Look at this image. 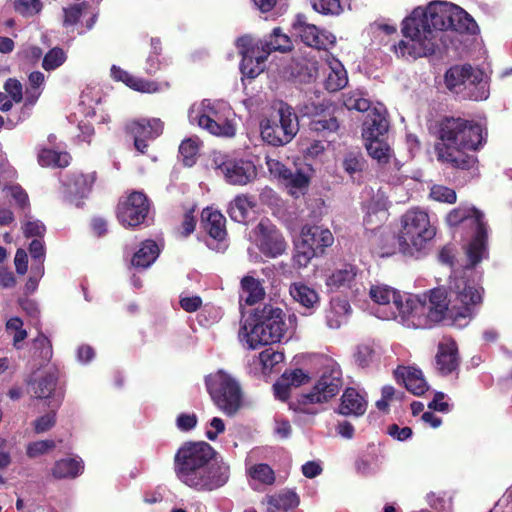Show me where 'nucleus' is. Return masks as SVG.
Masks as SVG:
<instances>
[{
    "label": "nucleus",
    "instance_id": "f257e3e1",
    "mask_svg": "<svg viewBox=\"0 0 512 512\" xmlns=\"http://www.w3.org/2000/svg\"><path fill=\"white\" fill-rule=\"evenodd\" d=\"M484 289L473 280L456 278L450 292L443 287L419 296H405L406 321L416 328H430L447 316L453 319L471 317L474 307L482 302Z\"/></svg>",
    "mask_w": 512,
    "mask_h": 512
},
{
    "label": "nucleus",
    "instance_id": "f03ea898",
    "mask_svg": "<svg viewBox=\"0 0 512 512\" xmlns=\"http://www.w3.org/2000/svg\"><path fill=\"white\" fill-rule=\"evenodd\" d=\"M174 472L181 483L197 492L219 489L230 478L229 464L205 441L183 443L174 455Z\"/></svg>",
    "mask_w": 512,
    "mask_h": 512
},
{
    "label": "nucleus",
    "instance_id": "7ed1b4c3",
    "mask_svg": "<svg viewBox=\"0 0 512 512\" xmlns=\"http://www.w3.org/2000/svg\"><path fill=\"white\" fill-rule=\"evenodd\" d=\"M437 160L451 168L470 170L476 167L475 152L486 143L483 126L462 117L443 116L437 121Z\"/></svg>",
    "mask_w": 512,
    "mask_h": 512
},
{
    "label": "nucleus",
    "instance_id": "20e7f679",
    "mask_svg": "<svg viewBox=\"0 0 512 512\" xmlns=\"http://www.w3.org/2000/svg\"><path fill=\"white\" fill-rule=\"evenodd\" d=\"M453 9L454 4L442 1L431 2L426 9L415 8L402 23V33L410 40H401L395 52L412 59L435 54L439 34L453 23Z\"/></svg>",
    "mask_w": 512,
    "mask_h": 512
},
{
    "label": "nucleus",
    "instance_id": "39448f33",
    "mask_svg": "<svg viewBox=\"0 0 512 512\" xmlns=\"http://www.w3.org/2000/svg\"><path fill=\"white\" fill-rule=\"evenodd\" d=\"M285 313L281 308L265 304L257 307L240 329L249 348L280 342L287 331Z\"/></svg>",
    "mask_w": 512,
    "mask_h": 512
},
{
    "label": "nucleus",
    "instance_id": "423d86ee",
    "mask_svg": "<svg viewBox=\"0 0 512 512\" xmlns=\"http://www.w3.org/2000/svg\"><path fill=\"white\" fill-rule=\"evenodd\" d=\"M483 77V71L470 64H456L445 72L444 84L451 93L463 99L480 101L488 96Z\"/></svg>",
    "mask_w": 512,
    "mask_h": 512
},
{
    "label": "nucleus",
    "instance_id": "0eeeda50",
    "mask_svg": "<svg viewBox=\"0 0 512 512\" xmlns=\"http://www.w3.org/2000/svg\"><path fill=\"white\" fill-rule=\"evenodd\" d=\"M436 235L426 212L411 209L402 216V229L398 236L399 246L404 254L413 255L421 251Z\"/></svg>",
    "mask_w": 512,
    "mask_h": 512
},
{
    "label": "nucleus",
    "instance_id": "6e6552de",
    "mask_svg": "<svg viewBox=\"0 0 512 512\" xmlns=\"http://www.w3.org/2000/svg\"><path fill=\"white\" fill-rule=\"evenodd\" d=\"M205 386L213 403L226 415H235L242 406L243 392L238 381L223 370L205 377Z\"/></svg>",
    "mask_w": 512,
    "mask_h": 512
},
{
    "label": "nucleus",
    "instance_id": "1a4fd4ad",
    "mask_svg": "<svg viewBox=\"0 0 512 512\" xmlns=\"http://www.w3.org/2000/svg\"><path fill=\"white\" fill-rule=\"evenodd\" d=\"M261 136L273 146L289 143L298 132V118L291 106L281 102L270 117L260 123Z\"/></svg>",
    "mask_w": 512,
    "mask_h": 512
},
{
    "label": "nucleus",
    "instance_id": "9d476101",
    "mask_svg": "<svg viewBox=\"0 0 512 512\" xmlns=\"http://www.w3.org/2000/svg\"><path fill=\"white\" fill-rule=\"evenodd\" d=\"M334 237L328 228L317 225H304L301 230V240L296 245L295 262L300 267H306L314 257L322 255L331 246Z\"/></svg>",
    "mask_w": 512,
    "mask_h": 512
},
{
    "label": "nucleus",
    "instance_id": "9b49d317",
    "mask_svg": "<svg viewBox=\"0 0 512 512\" xmlns=\"http://www.w3.org/2000/svg\"><path fill=\"white\" fill-rule=\"evenodd\" d=\"M304 115L310 121L308 127L311 131L325 138L328 142H334L340 130V123L335 115L336 107L330 102L307 103L303 108Z\"/></svg>",
    "mask_w": 512,
    "mask_h": 512
},
{
    "label": "nucleus",
    "instance_id": "f8f14e48",
    "mask_svg": "<svg viewBox=\"0 0 512 512\" xmlns=\"http://www.w3.org/2000/svg\"><path fill=\"white\" fill-rule=\"evenodd\" d=\"M150 200L144 192L132 191L121 197L116 206V218L126 228H136L146 222Z\"/></svg>",
    "mask_w": 512,
    "mask_h": 512
},
{
    "label": "nucleus",
    "instance_id": "ddd939ff",
    "mask_svg": "<svg viewBox=\"0 0 512 512\" xmlns=\"http://www.w3.org/2000/svg\"><path fill=\"white\" fill-rule=\"evenodd\" d=\"M343 385L342 371L338 367L326 368L309 393L299 396L300 405L321 404L335 397Z\"/></svg>",
    "mask_w": 512,
    "mask_h": 512
},
{
    "label": "nucleus",
    "instance_id": "4468645a",
    "mask_svg": "<svg viewBox=\"0 0 512 512\" xmlns=\"http://www.w3.org/2000/svg\"><path fill=\"white\" fill-rule=\"evenodd\" d=\"M60 376L59 368L52 364L39 377L37 387L34 388L36 398L48 400V407H60L63 402L65 390L60 383Z\"/></svg>",
    "mask_w": 512,
    "mask_h": 512
},
{
    "label": "nucleus",
    "instance_id": "2eb2a0df",
    "mask_svg": "<svg viewBox=\"0 0 512 512\" xmlns=\"http://www.w3.org/2000/svg\"><path fill=\"white\" fill-rule=\"evenodd\" d=\"M239 54L242 56L240 70L248 78L254 79L264 71L265 62L268 59L254 45V38L243 35L236 41Z\"/></svg>",
    "mask_w": 512,
    "mask_h": 512
},
{
    "label": "nucleus",
    "instance_id": "dca6fc26",
    "mask_svg": "<svg viewBox=\"0 0 512 512\" xmlns=\"http://www.w3.org/2000/svg\"><path fill=\"white\" fill-rule=\"evenodd\" d=\"M292 27L301 41L309 47L318 50H328L336 43V37L333 33L325 29H319L314 24L307 23L303 15L296 17Z\"/></svg>",
    "mask_w": 512,
    "mask_h": 512
},
{
    "label": "nucleus",
    "instance_id": "f3484780",
    "mask_svg": "<svg viewBox=\"0 0 512 512\" xmlns=\"http://www.w3.org/2000/svg\"><path fill=\"white\" fill-rule=\"evenodd\" d=\"M97 180L95 171L90 173L71 172L66 174L62 181V194L66 201L76 203L86 198L92 191Z\"/></svg>",
    "mask_w": 512,
    "mask_h": 512
},
{
    "label": "nucleus",
    "instance_id": "a211bd4d",
    "mask_svg": "<svg viewBox=\"0 0 512 512\" xmlns=\"http://www.w3.org/2000/svg\"><path fill=\"white\" fill-rule=\"evenodd\" d=\"M163 122L158 118L139 119L126 126V132L134 139V147L141 154H145L149 147L148 141L159 137L163 132Z\"/></svg>",
    "mask_w": 512,
    "mask_h": 512
},
{
    "label": "nucleus",
    "instance_id": "6ab92c4d",
    "mask_svg": "<svg viewBox=\"0 0 512 512\" xmlns=\"http://www.w3.org/2000/svg\"><path fill=\"white\" fill-rule=\"evenodd\" d=\"M259 233V250L267 257L276 258L282 255L287 243L282 233L268 220H261L257 225Z\"/></svg>",
    "mask_w": 512,
    "mask_h": 512
},
{
    "label": "nucleus",
    "instance_id": "aec40b11",
    "mask_svg": "<svg viewBox=\"0 0 512 512\" xmlns=\"http://www.w3.org/2000/svg\"><path fill=\"white\" fill-rule=\"evenodd\" d=\"M218 168L232 185H246L257 177V168L251 160L227 159Z\"/></svg>",
    "mask_w": 512,
    "mask_h": 512
},
{
    "label": "nucleus",
    "instance_id": "412c9836",
    "mask_svg": "<svg viewBox=\"0 0 512 512\" xmlns=\"http://www.w3.org/2000/svg\"><path fill=\"white\" fill-rule=\"evenodd\" d=\"M460 365L458 346L454 340L441 342L436 354V368L438 372L447 376L457 371Z\"/></svg>",
    "mask_w": 512,
    "mask_h": 512
},
{
    "label": "nucleus",
    "instance_id": "4be33fe9",
    "mask_svg": "<svg viewBox=\"0 0 512 512\" xmlns=\"http://www.w3.org/2000/svg\"><path fill=\"white\" fill-rule=\"evenodd\" d=\"M369 295L379 305L389 304L392 300L399 316L406 321V314L404 313L407 309L405 299L397 290L385 284H377L371 286Z\"/></svg>",
    "mask_w": 512,
    "mask_h": 512
},
{
    "label": "nucleus",
    "instance_id": "5701e85b",
    "mask_svg": "<svg viewBox=\"0 0 512 512\" xmlns=\"http://www.w3.org/2000/svg\"><path fill=\"white\" fill-rule=\"evenodd\" d=\"M111 76L114 80L123 82L129 88L138 92L152 94L160 90L158 82L133 76L124 69L115 65L111 68Z\"/></svg>",
    "mask_w": 512,
    "mask_h": 512
},
{
    "label": "nucleus",
    "instance_id": "b1692460",
    "mask_svg": "<svg viewBox=\"0 0 512 512\" xmlns=\"http://www.w3.org/2000/svg\"><path fill=\"white\" fill-rule=\"evenodd\" d=\"M191 123L197 125L215 136L233 137L235 135L234 125L228 121L220 119L209 118L208 115H194V110L189 113Z\"/></svg>",
    "mask_w": 512,
    "mask_h": 512
},
{
    "label": "nucleus",
    "instance_id": "393cba45",
    "mask_svg": "<svg viewBox=\"0 0 512 512\" xmlns=\"http://www.w3.org/2000/svg\"><path fill=\"white\" fill-rule=\"evenodd\" d=\"M254 45H257L259 51H261V53H263L267 58L272 52H288L292 49V42L290 38L286 34L282 33V30L279 27L274 28L271 34L264 39L257 41L254 40Z\"/></svg>",
    "mask_w": 512,
    "mask_h": 512
},
{
    "label": "nucleus",
    "instance_id": "a878e982",
    "mask_svg": "<svg viewBox=\"0 0 512 512\" xmlns=\"http://www.w3.org/2000/svg\"><path fill=\"white\" fill-rule=\"evenodd\" d=\"M367 401L353 388L348 387L345 389L341 396V403L338 408V413L344 416H361L366 412Z\"/></svg>",
    "mask_w": 512,
    "mask_h": 512
},
{
    "label": "nucleus",
    "instance_id": "bb28decb",
    "mask_svg": "<svg viewBox=\"0 0 512 512\" xmlns=\"http://www.w3.org/2000/svg\"><path fill=\"white\" fill-rule=\"evenodd\" d=\"M202 225L207 234L217 241L227 236L226 218L217 210L206 208L202 211Z\"/></svg>",
    "mask_w": 512,
    "mask_h": 512
},
{
    "label": "nucleus",
    "instance_id": "cd10ccee",
    "mask_svg": "<svg viewBox=\"0 0 512 512\" xmlns=\"http://www.w3.org/2000/svg\"><path fill=\"white\" fill-rule=\"evenodd\" d=\"M46 227L40 221H34V291L36 281L44 275L45 245L42 240Z\"/></svg>",
    "mask_w": 512,
    "mask_h": 512
},
{
    "label": "nucleus",
    "instance_id": "c85d7f7f",
    "mask_svg": "<svg viewBox=\"0 0 512 512\" xmlns=\"http://www.w3.org/2000/svg\"><path fill=\"white\" fill-rule=\"evenodd\" d=\"M487 239V224H479V226L475 228V234L471 239L467 250L468 260L472 267L481 262L483 255L486 252Z\"/></svg>",
    "mask_w": 512,
    "mask_h": 512
},
{
    "label": "nucleus",
    "instance_id": "c756f323",
    "mask_svg": "<svg viewBox=\"0 0 512 512\" xmlns=\"http://www.w3.org/2000/svg\"><path fill=\"white\" fill-rule=\"evenodd\" d=\"M446 222L452 227L458 226L463 222H469L470 225L475 226V228L478 227L479 224L485 223L483 213L475 207H457L452 209L446 216Z\"/></svg>",
    "mask_w": 512,
    "mask_h": 512
},
{
    "label": "nucleus",
    "instance_id": "7c9ffc66",
    "mask_svg": "<svg viewBox=\"0 0 512 512\" xmlns=\"http://www.w3.org/2000/svg\"><path fill=\"white\" fill-rule=\"evenodd\" d=\"M160 249L154 240H144L139 249L134 253L131 264L135 268L146 269L158 258Z\"/></svg>",
    "mask_w": 512,
    "mask_h": 512
},
{
    "label": "nucleus",
    "instance_id": "2f4dec72",
    "mask_svg": "<svg viewBox=\"0 0 512 512\" xmlns=\"http://www.w3.org/2000/svg\"><path fill=\"white\" fill-rule=\"evenodd\" d=\"M358 268L352 264H344L342 268L336 269L327 279V286L340 289H352L356 285Z\"/></svg>",
    "mask_w": 512,
    "mask_h": 512
},
{
    "label": "nucleus",
    "instance_id": "473e14b6",
    "mask_svg": "<svg viewBox=\"0 0 512 512\" xmlns=\"http://www.w3.org/2000/svg\"><path fill=\"white\" fill-rule=\"evenodd\" d=\"M401 378L406 389L416 396H421L428 390V385L420 369L403 367Z\"/></svg>",
    "mask_w": 512,
    "mask_h": 512
},
{
    "label": "nucleus",
    "instance_id": "72a5a7b5",
    "mask_svg": "<svg viewBox=\"0 0 512 512\" xmlns=\"http://www.w3.org/2000/svg\"><path fill=\"white\" fill-rule=\"evenodd\" d=\"M282 184L289 190L291 195H304L309 188L310 177L301 169H290L282 181Z\"/></svg>",
    "mask_w": 512,
    "mask_h": 512
},
{
    "label": "nucleus",
    "instance_id": "f704fd0d",
    "mask_svg": "<svg viewBox=\"0 0 512 512\" xmlns=\"http://www.w3.org/2000/svg\"><path fill=\"white\" fill-rule=\"evenodd\" d=\"M37 160L42 167L66 168L70 165L72 157L66 151L59 152L45 148L39 151Z\"/></svg>",
    "mask_w": 512,
    "mask_h": 512
},
{
    "label": "nucleus",
    "instance_id": "c9c22d12",
    "mask_svg": "<svg viewBox=\"0 0 512 512\" xmlns=\"http://www.w3.org/2000/svg\"><path fill=\"white\" fill-rule=\"evenodd\" d=\"M453 23L449 25V30L459 33L476 34L478 25L476 21L464 9L454 4Z\"/></svg>",
    "mask_w": 512,
    "mask_h": 512
},
{
    "label": "nucleus",
    "instance_id": "e433bc0d",
    "mask_svg": "<svg viewBox=\"0 0 512 512\" xmlns=\"http://www.w3.org/2000/svg\"><path fill=\"white\" fill-rule=\"evenodd\" d=\"M53 356L52 343L42 332L34 338V368L38 369L49 364Z\"/></svg>",
    "mask_w": 512,
    "mask_h": 512
},
{
    "label": "nucleus",
    "instance_id": "4c0bfd02",
    "mask_svg": "<svg viewBox=\"0 0 512 512\" xmlns=\"http://www.w3.org/2000/svg\"><path fill=\"white\" fill-rule=\"evenodd\" d=\"M300 503L298 495L292 490H286L279 494L268 497L267 512H275V510L288 511L296 508Z\"/></svg>",
    "mask_w": 512,
    "mask_h": 512
},
{
    "label": "nucleus",
    "instance_id": "58836bf2",
    "mask_svg": "<svg viewBox=\"0 0 512 512\" xmlns=\"http://www.w3.org/2000/svg\"><path fill=\"white\" fill-rule=\"evenodd\" d=\"M365 147L369 156L375 159L378 164H387L391 158V148L382 137L365 139Z\"/></svg>",
    "mask_w": 512,
    "mask_h": 512
},
{
    "label": "nucleus",
    "instance_id": "ea45409f",
    "mask_svg": "<svg viewBox=\"0 0 512 512\" xmlns=\"http://www.w3.org/2000/svg\"><path fill=\"white\" fill-rule=\"evenodd\" d=\"M290 295L301 306L311 309L319 300L317 292L303 283H293L290 286Z\"/></svg>",
    "mask_w": 512,
    "mask_h": 512
},
{
    "label": "nucleus",
    "instance_id": "a19ab883",
    "mask_svg": "<svg viewBox=\"0 0 512 512\" xmlns=\"http://www.w3.org/2000/svg\"><path fill=\"white\" fill-rule=\"evenodd\" d=\"M83 470L82 461L66 458L57 461L52 468V475L57 479L75 478Z\"/></svg>",
    "mask_w": 512,
    "mask_h": 512
},
{
    "label": "nucleus",
    "instance_id": "79ce46f5",
    "mask_svg": "<svg viewBox=\"0 0 512 512\" xmlns=\"http://www.w3.org/2000/svg\"><path fill=\"white\" fill-rule=\"evenodd\" d=\"M351 307L346 300H333L331 307L326 313V323L331 329H338L342 324V318L350 313Z\"/></svg>",
    "mask_w": 512,
    "mask_h": 512
},
{
    "label": "nucleus",
    "instance_id": "37998d69",
    "mask_svg": "<svg viewBox=\"0 0 512 512\" xmlns=\"http://www.w3.org/2000/svg\"><path fill=\"white\" fill-rule=\"evenodd\" d=\"M253 206L248 196L238 195L230 202L228 214L235 222L243 223L248 217L249 209Z\"/></svg>",
    "mask_w": 512,
    "mask_h": 512
},
{
    "label": "nucleus",
    "instance_id": "c03bdc74",
    "mask_svg": "<svg viewBox=\"0 0 512 512\" xmlns=\"http://www.w3.org/2000/svg\"><path fill=\"white\" fill-rule=\"evenodd\" d=\"M363 129L364 139L383 137L389 128L388 120L380 113H374L370 120L365 121Z\"/></svg>",
    "mask_w": 512,
    "mask_h": 512
},
{
    "label": "nucleus",
    "instance_id": "a18cd8bd",
    "mask_svg": "<svg viewBox=\"0 0 512 512\" xmlns=\"http://www.w3.org/2000/svg\"><path fill=\"white\" fill-rule=\"evenodd\" d=\"M357 473L362 476H369L376 472L379 467V454L374 447L361 455L355 462Z\"/></svg>",
    "mask_w": 512,
    "mask_h": 512
},
{
    "label": "nucleus",
    "instance_id": "49530a36",
    "mask_svg": "<svg viewBox=\"0 0 512 512\" xmlns=\"http://www.w3.org/2000/svg\"><path fill=\"white\" fill-rule=\"evenodd\" d=\"M241 287L245 296L247 305H253L261 300L264 295V289L260 282L252 276H245L241 280Z\"/></svg>",
    "mask_w": 512,
    "mask_h": 512
},
{
    "label": "nucleus",
    "instance_id": "de8ad7c7",
    "mask_svg": "<svg viewBox=\"0 0 512 512\" xmlns=\"http://www.w3.org/2000/svg\"><path fill=\"white\" fill-rule=\"evenodd\" d=\"M343 104L348 110L366 112L370 109L371 101L365 97L363 92L356 90L343 94Z\"/></svg>",
    "mask_w": 512,
    "mask_h": 512
},
{
    "label": "nucleus",
    "instance_id": "09e8293b",
    "mask_svg": "<svg viewBox=\"0 0 512 512\" xmlns=\"http://www.w3.org/2000/svg\"><path fill=\"white\" fill-rule=\"evenodd\" d=\"M348 83L347 72L343 66L338 63L332 67L325 80V88L330 92H336L344 88Z\"/></svg>",
    "mask_w": 512,
    "mask_h": 512
},
{
    "label": "nucleus",
    "instance_id": "8fccbe9b",
    "mask_svg": "<svg viewBox=\"0 0 512 512\" xmlns=\"http://www.w3.org/2000/svg\"><path fill=\"white\" fill-rule=\"evenodd\" d=\"M366 160L361 151H349L344 155L342 166L346 173L353 176L355 173H361L365 168Z\"/></svg>",
    "mask_w": 512,
    "mask_h": 512
},
{
    "label": "nucleus",
    "instance_id": "3c124183",
    "mask_svg": "<svg viewBox=\"0 0 512 512\" xmlns=\"http://www.w3.org/2000/svg\"><path fill=\"white\" fill-rule=\"evenodd\" d=\"M23 325V321L19 317H12L6 323V331L12 337L13 346L16 349L22 348V343L28 336V332L23 328Z\"/></svg>",
    "mask_w": 512,
    "mask_h": 512
},
{
    "label": "nucleus",
    "instance_id": "603ef678",
    "mask_svg": "<svg viewBox=\"0 0 512 512\" xmlns=\"http://www.w3.org/2000/svg\"><path fill=\"white\" fill-rule=\"evenodd\" d=\"M249 476L262 484L272 485L275 482L274 470L265 463H259L251 466L248 470Z\"/></svg>",
    "mask_w": 512,
    "mask_h": 512
},
{
    "label": "nucleus",
    "instance_id": "864d4df0",
    "mask_svg": "<svg viewBox=\"0 0 512 512\" xmlns=\"http://www.w3.org/2000/svg\"><path fill=\"white\" fill-rule=\"evenodd\" d=\"M198 152L199 145L191 138L184 139L179 146L182 162L187 167H191L196 163Z\"/></svg>",
    "mask_w": 512,
    "mask_h": 512
},
{
    "label": "nucleus",
    "instance_id": "5fc2aeb1",
    "mask_svg": "<svg viewBox=\"0 0 512 512\" xmlns=\"http://www.w3.org/2000/svg\"><path fill=\"white\" fill-rule=\"evenodd\" d=\"M353 356L358 366L366 368L373 362L375 350L372 345L362 343L356 346Z\"/></svg>",
    "mask_w": 512,
    "mask_h": 512
},
{
    "label": "nucleus",
    "instance_id": "6e6d98bb",
    "mask_svg": "<svg viewBox=\"0 0 512 512\" xmlns=\"http://www.w3.org/2000/svg\"><path fill=\"white\" fill-rule=\"evenodd\" d=\"M48 408V412L34 420V433H44L55 426L59 407Z\"/></svg>",
    "mask_w": 512,
    "mask_h": 512
},
{
    "label": "nucleus",
    "instance_id": "4d7b16f0",
    "mask_svg": "<svg viewBox=\"0 0 512 512\" xmlns=\"http://www.w3.org/2000/svg\"><path fill=\"white\" fill-rule=\"evenodd\" d=\"M66 60L63 49L55 47L49 50L43 58L42 67L46 71H52L61 66Z\"/></svg>",
    "mask_w": 512,
    "mask_h": 512
},
{
    "label": "nucleus",
    "instance_id": "13d9d810",
    "mask_svg": "<svg viewBox=\"0 0 512 512\" xmlns=\"http://www.w3.org/2000/svg\"><path fill=\"white\" fill-rule=\"evenodd\" d=\"M259 360L264 370H272L284 360V354L273 348H266L259 354Z\"/></svg>",
    "mask_w": 512,
    "mask_h": 512
},
{
    "label": "nucleus",
    "instance_id": "bf43d9fd",
    "mask_svg": "<svg viewBox=\"0 0 512 512\" xmlns=\"http://www.w3.org/2000/svg\"><path fill=\"white\" fill-rule=\"evenodd\" d=\"M312 6L323 15H339L343 10L340 0H312Z\"/></svg>",
    "mask_w": 512,
    "mask_h": 512
},
{
    "label": "nucleus",
    "instance_id": "052dcab7",
    "mask_svg": "<svg viewBox=\"0 0 512 512\" xmlns=\"http://www.w3.org/2000/svg\"><path fill=\"white\" fill-rule=\"evenodd\" d=\"M430 196L438 202L448 204H453L457 200L456 192L453 189L443 185H434L431 188Z\"/></svg>",
    "mask_w": 512,
    "mask_h": 512
},
{
    "label": "nucleus",
    "instance_id": "680f3d73",
    "mask_svg": "<svg viewBox=\"0 0 512 512\" xmlns=\"http://www.w3.org/2000/svg\"><path fill=\"white\" fill-rule=\"evenodd\" d=\"M282 376L287 377V381L293 388L307 384L311 379L309 373L301 368L285 370Z\"/></svg>",
    "mask_w": 512,
    "mask_h": 512
},
{
    "label": "nucleus",
    "instance_id": "e2e57ef3",
    "mask_svg": "<svg viewBox=\"0 0 512 512\" xmlns=\"http://www.w3.org/2000/svg\"><path fill=\"white\" fill-rule=\"evenodd\" d=\"M292 388L287 377L281 375L273 385L274 395L277 399L285 402L290 398Z\"/></svg>",
    "mask_w": 512,
    "mask_h": 512
},
{
    "label": "nucleus",
    "instance_id": "0e129e2a",
    "mask_svg": "<svg viewBox=\"0 0 512 512\" xmlns=\"http://www.w3.org/2000/svg\"><path fill=\"white\" fill-rule=\"evenodd\" d=\"M179 305L184 311L193 313L201 308L202 298L198 295L180 296Z\"/></svg>",
    "mask_w": 512,
    "mask_h": 512
},
{
    "label": "nucleus",
    "instance_id": "69168bd1",
    "mask_svg": "<svg viewBox=\"0 0 512 512\" xmlns=\"http://www.w3.org/2000/svg\"><path fill=\"white\" fill-rule=\"evenodd\" d=\"M266 164L271 175L281 182L290 170V168L286 167L282 162L276 159H267Z\"/></svg>",
    "mask_w": 512,
    "mask_h": 512
},
{
    "label": "nucleus",
    "instance_id": "338daca9",
    "mask_svg": "<svg viewBox=\"0 0 512 512\" xmlns=\"http://www.w3.org/2000/svg\"><path fill=\"white\" fill-rule=\"evenodd\" d=\"M198 422L196 414L181 413L177 416L176 425L181 431H190L196 427Z\"/></svg>",
    "mask_w": 512,
    "mask_h": 512
},
{
    "label": "nucleus",
    "instance_id": "774afa93",
    "mask_svg": "<svg viewBox=\"0 0 512 512\" xmlns=\"http://www.w3.org/2000/svg\"><path fill=\"white\" fill-rule=\"evenodd\" d=\"M4 88L15 102L22 100V84L18 80L13 78L8 79L5 82Z\"/></svg>",
    "mask_w": 512,
    "mask_h": 512
}]
</instances>
